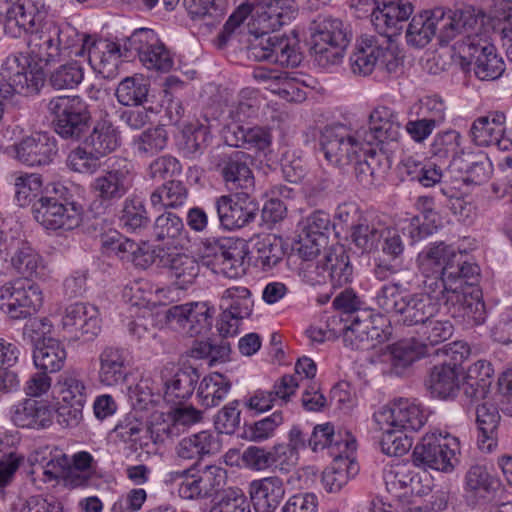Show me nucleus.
Listing matches in <instances>:
<instances>
[{"mask_svg":"<svg viewBox=\"0 0 512 512\" xmlns=\"http://www.w3.org/2000/svg\"><path fill=\"white\" fill-rule=\"evenodd\" d=\"M476 12L472 7L445 10L437 7L414 15L406 29L407 44L423 48L437 36L440 45H447L463 32L476 26Z\"/></svg>","mask_w":512,"mask_h":512,"instance_id":"obj_1","label":"nucleus"},{"mask_svg":"<svg viewBox=\"0 0 512 512\" xmlns=\"http://www.w3.org/2000/svg\"><path fill=\"white\" fill-rule=\"evenodd\" d=\"M476 26L463 32L453 48L462 66L473 65L475 76L482 81L499 78L504 72V62L490 43L483 27V17L476 13Z\"/></svg>","mask_w":512,"mask_h":512,"instance_id":"obj_2","label":"nucleus"},{"mask_svg":"<svg viewBox=\"0 0 512 512\" xmlns=\"http://www.w3.org/2000/svg\"><path fill=\"white\" fill-rule=\"evenodd\" d=\"M83 36L68 23L46 21L27 40L28 54L36 64L45 65L74 54Z\"/></svg>","mask_w":512,"mask_h":512,"instance_id":"obj_3","label":"nucleus"},{"mask_svg":"<svg viewBox=\"0 0 512 512\" xmlns=\"http://www.w3.org/2000/svg\"><path fill=\"white\" fill-rule=\"evenodd\" d=\"M299 276L309 285L330 284L341 288L353 280V266L343 246L326 250L316 262H306L299 268Z\"/></svg>","mask_w":512,"mask_h":512,"instance_id":"obj_4","label":"nucleus"},{"mask_svg":"<svg viewBox=\"0 0 512 512\" xmlns=\"http://www.w3.org/2000/svg\"><path fill=\"white\" fill-rule=\"evenodd\" d=\"M64 186L54 188L53 193L47 191L32 204L35 220L49 230H72L81 222V207L69 201Z\"/></svg>","mask_w":512,"mask_h":512,"instance_id":"obj_5","label":"nucleus"},{"mask_svg":"<svg viewBox=\"0 0 512 512\" xmlns=\"http://www.w3.org/2000/svg\"><path fill=\"white\" fill-rule=\"evenodd\" d=\"M444 256V248L437 247L436 243L419 254V269L424 277V291L421 293L432 296L439 304L442 300L445 304L455 305L461 297L459 294L461 287L447 277L444 270Z\"/></svg>","mask_w":512,"mask_h":512,"instance_id":"obj_6","label":"nucleus"},{"mask_svg":"<svg viewBox=\"0 0 512 512\" xmlns=\"http://www.w3.org/2000/svg\"><path fill=\"white\" fill-rule=\"evenodd\" d=\"M47 109L53 115L54 131L63 139L77 141L90 127L89 105L79 96L54 97Z\"/></svg>","mask_w":512,"mask_h":512,"instance_id":"obj_7","label":"nucleus"},{"mask_svg":"<svg viewBox=\"0 0 512 512\" xmlns=\"http://www.w3.org/2000/svg\"><path fill=\"white\" fill-rule=\"evenodd\" d=\"M390 38L380 35L363 36L356 51L350 56L352 71L360 75H369L375 67L389 74L396 73L399 59L391 48Z\"/></svg>","mask_w":512,"mask_h":512,"instance_id":"obj_8","label":"nucleus"},{"mask_svg":"<svg viewBox=\"0 0 512 512\" xmlns=\"http://www.w3.org/2000/svg\"><path fill=\"white\" fill-rule=\"evenodd\" d=\"M365 143L344 124L325 126L319 137L320 150L333 166L344 169L353 164Z\"/></svg>","mask_w":512,"mask_h":512,"instance_id":"obj_9","label":"nucleus"},{"mask_svg":"<svg viewBox=\"0 0 512 512\" xmlns=\"http://www.w3.org/2000/svg\"><path fill=\"white\" fill-rule=\"evenodd\" d=\"M43 304L40 287L28 280L9 281L0 287V310L10 320L28 319Z\"/></svg>","mask_w":512,"mask_h":512,"instance_id":"obj_10","label":"nucleus"},{"mask_svg":"<svg viewBox=\"0 0 512 512\" xmlns=\"http://www.w3.org/2000/svg\"><path fill=\"white\" fill-rule=\"evenodd\" d=\"M124 56H138L141 63L149 70L169 72L174 61L165 45L158 39L152 29H136L124 40Z\"/></svg>","mask_w":512,"mask_h":512,"instance_id":"obj_11","label":"nucleus"},{"mask_svg":"<svg viewBox=\"0 0 512 512\" xmlns=\"http://www.w3.org/2000/svg\"><path fill=\"white\" fill-rule=\"evenodd\" d=\"M459 441L456 437L441 434H426L412 453L413 462L418 467H429L442 472H450L458 463Z\"/></svg>","mask_w":512,"mask_h":512,"instance_id":"obj_12","label":"nucleus"},{"mask_svg":"<svg viewBox=\"0 0 512 512\" xmlns=\"http://www.w3.org/2000/svg\"><path fill=\"white\" fill-rule=\"evenodd\" d=\"M210 163L218 171L229 191L253 193L255 179L249 167L250 155L246 152L233 150L212 151L209 155Z\"/></svg>","mask_w":512,"mask_h":512,"instance_id":"obj_13","label":"nucleus"},{"mask_svg":"<svg viewBox=\"0 0 512 512\" xmlns=\"http://www.w3.org/2000/svg\"><path fill=\"white\" fill-rule=\"evenodd\" d=\"M214 208L221 228L232 231L255 221L259 205L253 193L235 192L215 199Z\"/></svg>","mask_w":512,"mask_h":512,"instance_id":"obj_14","label":"nucleus"},{"mask_svg":"<svg viewBox=\"0 0 512 512\" xmlns=\"http://www.w3.org/2000/svg\"><path fill=\"white\" fill-rule=\"evenodd\" d=\"M358 135L365 144L390 151L401 137L399 116L388 107H377L370 113L368 128L358 130Z\"/></svg>","mask_w":512,"mask_h":512,"instance_id":"obj_15","label":"nucleus"},{"mask_svg":"<svg viewBox=\"0 0 512 512\" xmlns=\"http://www.w3.org/2000/svg\"><path fill=\"white\" fill-rule=\"evenodd\" d=\"M131 187V166L125 159L113 161L91 183L92 192L103 204L118 201Z\"/></svg>","mask_w":512,"mask_h":512,"instance_id":"obj_16","label":"nucleus"},{"mask_svg":"<svg viewBox=\"0 0 512 512\" xmlns=\"http://www.w3.org/2000/svg\"><path fill=\"white\" fill-rule=\"evenodd\" d=\"M214 314L215 308L208 302H191L170 307L166 311V320L190 337H195L210 331Z\"/></svg>","mask_w":512,"mask_h":512,"instance_id":"obj_17","label":"nucleus"},{"mask_svg":"<svg viewBox=\"0 0 512 512\" xmlns=\"http://www.w3.org/2000/svg\"><path fill=\"white\" fill-rule=\"evenodd\" d=\"M82 36L83 41L74 51V55L84 56L87 50L91 67L104 78H114L117 75L120 58L125 57L123 44L102 39L94 40L85 34Z\"/></svg>","mask_w":512,"mask_h":512,"instance_id":"obj_18","label":"nucleus"},{"mask_svg":"<svg viewBox=\"0 0 512 512\" xmlns=\"http://www.w3.org/2000/svg\"><path fill=\"white\" fill-rule=\"evenodd\" d=\"M61 325L70 339L84 343L93 341L101 331L98 309L83 302L65 308Z\"/></svg>","mask_w":512,"mask_h":512,"instance_id":"obj_19","label":"nucleus"},{"mask_svg":"<svg viewBox=\"0 0 512 512\" xmlns=\"http://www.w3.org/2000/svg\"><path fill=\"white\" fill-rule=\"evenodd\" d=\"M377 424L401 429L405 432L420 430L427 421V416L419 404L400 398L383 407L374 414Z\"/></svg>","mask_w":512,"mask_h":512,"instance_id":"obj_20","label":"nucleus"},{"mask_svg":"<svg viewBox=\"0 0 512 512\" xmlns=\"http://www.w3.org/2000/svg\"><path fill=\"white\" fill-rule=\"evenodd\" d=\"M297 39L287 36H269L261 38L249 48V55L256 61H267L281 66L296 67L302 56L298 52Z\"/></svg>","mask_w":512,"mask_h":512,"instance_id":"obj_21","label":"nucleus"},{"mask_svg":"<svg viewBox=\"0 0 512 512\" xmlns=\"http://www.w3.org/2000/svg\"><path fill=\"white\" fill-rule=\"evenodd\" d=\"M413 12V0H377L371 22L379 35L391 39L401 32Z\"/></svg>","mask_w":512,"mask_h":512,"instance_id":"obj_22","label":"nucleus"},{"mask_svg":"<svg viewBox=\"0 0 512 512\" xmlns=\"http://www.w3.org/2000/svg\"><path fill=\"white\" fill-rule=\"evenodd\" d=\"M250 4L255 22L263 35L290 24L297 15L293 0H259Z\"/></svg>","mask_w":512,"mask_h":512,"instance_id":"obj_23","label":"nucleus"},{"mask_svg":"<svg viewBox=\"0 0 512 512\" xmlns=\"http://www.w3.org/2000/svg\"><path fill=\"white\" fill-rule=\"evenodd\" d=\"M505 123L506 115L502 111H491L476 118L470 128L472 141L480 147L494 145L500 150H509L512 142L503 137Z\"/></svg>","mask_w":512,"mask_h":512,"instance_id":"obj_24","label":"nucleus"},{"mask_svg":"<svg viewBox=\"0 0 512 512\" xmlns=\"http://www.w3.org/2000/svg\"><path fill=\"white\" fill-rule=\"evenodd\" d=\"M15 158L27 166H44L53 161L58 148L56 141L46 133L23 138L13 145Z\"/></svg>","mask_w":512,"mask_h":512,"instance_id":"obj_25","label":"nucleus"},{"mask_svg":"<svg viewBox=\"0 0 512 512\" xmlns=\"http://www.w3.org/2000/svg\"><path fill=\"white\" fill-rule=\"evenodd\" d=\"M30 66L28 56L23 53L6 57L1 66L0 76L6 83V93L29 95L38 91V80L28 75Z\"/></svg>","mask_w":512,"mask_h":512,"instance_id":"obj_26","label":"nucleus"},{"mask_svg":"<svg viewBox=\"0 0 512 512\" xmlns=\"http://www.w3.org/2000/svg\"><path fill=\"white\" fill-rule=\"evenodd\" d=\"M54 410L43 400L26 398L10 409V420L19 428L42 430L53 423Z\"/></svg>","mask_w":512,"mask_h":512,"instance_id":"obj_27","label":"nucleus"},{"mask_svg":"<svg viewBox=\"0 0 512 512\" xmlns=\"http://www.w3.org/2000/svg\"><path fill=\"white\" fill-rule=\"evenodd\" d=\"M440 304L426 293H405L396 315L398 322L405 326H416L426 323L435 317Z\"/></svg>","mask_w":512,"mask_h":512,"instance_id":"obj_28","label":"nucleus"},{"mask_svg":"<svg viewBox=\"0 0 512 512\" xmlns=\"http://www.w3.org/2000/svg\"><path fill=\"white\" fill-rule=\"evenodd\" d=\"M343 341L346 346L356 350H366L373 347V340L380 337L379 330L373 326L371 315L366 311L347 314L342 317Z\"/></svg>","mask_w":512,"mask_h":512,"instance_id":"obj_29","label":"nucleus"},{"mask_svg":"<svg viewBox=\"0 0 512 512\" xmlns=\"http://www.w3.org/2000/svg\"><path fill=\"white\" fill-rule=\"evenodd\" d=\"M308 445L313 451L327 449L329 455L339 456L341 453H354L356 440L349 432H335L330 423L316 425L308 439Z\"/></svg>","mask_w":512,"mask_h":512,"instance_id":"obj_30","label":"nucleus"},{"mask_svg":"<svg viewBox=\"0 0 512 512\" xmlns=\"http://www.w3.org/2000/svg\"><path fill=\"white\" fill-rule=\"evenodd\" d=\"M249 494L256 512H275L285 496L284 482L278 476L253 480Z\"/></svg>","mask_w":512,"mask_h":512,"instance_id":"obj_31","label":"nucleus"},{"mask_svg":"<svg viewBox=\"0 0 512 512\" xmlns=\"http://www.w3.org/2000/svg\"><path fill=\"white\" fill-rule=\"evenodd\" d=\"M436 246L444 248V270L447 277L455 282V285H460L461 291H465V285L472 286L477 281L480 268L477 264L468 261L467 254L456 251L452 246L443 242L436 243Z\"/></svg>","mask_w":512,"mask_h":512,"instance_id":"obj_32","label":"nucleus"},{"mask_svg":"<svg viewBox=\"0 0 512 512\" xmlns=\"http://www.w3.org/2000/svg\"><path fill=\"white\" fill-rule=\"evenodd\" d=\"M98 380L104 386H117L128 375V360L124 349L106 346L99 354Z\"/></svg>","mask_w":512,"mask_h":512,"instance_id":"obj_33","label":"nucleus"},{"mask_svg":"<svg viewBox=\"0 0 512 512\" xmlns=\"http://www.w3.org/2000/svg\"><path fill=\"white\" fill-rule=\"evenodd\" d=\"M430 355L428 344L415 338L402 339L388 347L384 356L390 363V373L402 375L415 361Z\"/></svg>","mask_w":512,"mask_h":512,"instance_id":"obj_34","label":"nucleus"},{"mask_svg":"<svg viewBox=\"0 0 512 512\" xmlns=\"http://www.w3.org/2000/svg\"><path fill=\"white\" fill-rule=\"evenodd\" d=\"M225 141L231 147L266 151L272 143L270 129L261 126L232 124L227 127Z\"/></svg>","mask_w":512,"mask_h":512,"instance_id":"obj_35","label":"nucleus"},{"mask_svg":"<svg viewBox=\"0 0 512 512\" xmlns=\"http://www.w3.org/2000/svg\"><path fill=\"white\" fill-rule=\"evenodd\" d=\"M214 250L215 259L226 277L237 278L245 273L248 250L244 242L224 239L216 242Z\"/></svg>","mask_w":512,"mask_h":512,"instance_id":"obj_36","label":"nucleus"},{"mask_svg":"<svg viewBox=\"0 0 512 512\" xmlns=\"http://www.w3.org/2000/svg\"><path fill=\"white\" fill-rule=\"evenodd\" d=\"M311 42L347 48L352 33L340 19L318 16L310 25Z\"/></svg>","mask_w":512,"mask_h":512,"instance_id":"obj_37","label":"nucleus"},{"mask_svg":"<svg viewBox=\"0 0 512 512\" xmlns=\"http://www.w3.org/2000/svg\"><path fill=\"white\" fill-rule=\"evenodd\" d=\"M5 251V260L10 256L12 268L26 278L25 280L38 275V270L42 268V259L28 242L11 238L5 246Z\"/></svg>","mask_w":512,"mask_h":512,"instance_id":"obj_38","label":"nucleus"},{"mask_svg":"<svg viewBox=\"0 0 512 512\" xmlns=\"http://www.w3.org/2000/svg\"><path fill=\"white\" fill-rule=\"evenodd\" d=\"M286 456L287 447L284 444H276L270 448L251 445L242 452L241 461L251 471H265L277 466L283 470Z\"/></svg>","mask_w":512,"mask_h":512,"instance_id":"obj_39","label":"nucleus"},{"mask_svg":"<svg viewBox=\"0 0 512 512\" xmlns=\"http://www.w3.org/2000/svg\"><path fill=\"white\" fill-rule=\"evenodd\" d=\"M460 371L446 362L431 368L425 387L433 397L440 399L453 398L459 391Z\"/></svg>","mask_w":512,"mask_h":512,"instance_id":"obj_40","label":"nucleus"},{"mask_svg":"<svg viewBox=\"0 0 512 512\" xmlns=\"http://www.w3.org/2000/svg\"><path fill=\"white\" fill-rule=\"evenodd\" d=\"M500 414L497 407L491 403H483L476 408V423L478 427L477 445L486 453L493 452L498 445V425Z\"/></svg>","mask_w":512,"mask_h":512,"instance_id":"obj_41","label":"nucleus"},{"mask_svg":"<svg viewBox=\"0 0 512 512\" xmlns=\"http://www.w3.org/2000/svg\"><path fill=\"white\" fill-rule=\"evenodd\" d=\"M160 263L168 270L170 278L181 289L192 284L200 271L198 261L193 256L184 253H166L161 256Z\"/></svg>","mask_w":512,"mask_h":512,"instance_id":"obj_42","label":"nucleus"},{"mask_svg":"<svg viewBox=\"0 0 512 512\" xmlns=\"http://www.w3.org/2000/svg\"><path fill=\"white\" fill-rule=\"evenodd\" d=\"M255 266L267 271L275 267L284 257L283 239L275 234H263L251 240Z\"/></svg>","mask_w":512,"mask_h":512,"instance_id":"obj_43","label":"nucleus"},{"mask_svg":"<svg viewBox=\"0 0 512 512\" xmlns=\"http://www.w3.org/2000/svg\"><path fill=\"white\" fill-rule=\"evenodd\" d=\"M353 453L332 456L333 462L322 473V484L328 492H338L354 476L358 467L352 459Z\"/></svg>","mask_w":512,"mask_h":512,"instance_id":"obj_44","label":"nucleus"},{"mask_svg":"<svg viewBox=\"0 0 512 512\" xmlns=\"http://www.w3.org/2000/svg\"><path fill=\"white\" fill-rule=\"evenodd\" d=\"M199 378L200 375L197 369L192 366L180 369L165 383V401L172 404H181L184 400L190 398Z\"/></svg>","mask_w":512,"mask_h":512,"instance_id":"obj_45","label":"nucleus"},{"mask_svg":"<svg viewBox=\"0 0 512 512\" xmlns=\"http://www.w3.org/2000/svg\"><path fill=\"white\" fill-rule=\"evenodd\" d=\"M36 9L34 6L28 7L19 2L10 5L6 11L4 30L11 37L18 38L23 34L35 32Z\"/></svg>","mask_w":512,"mask_h":512,"instance_id":"obj_46","label":"nucleus"},{"mask_svg":"<svg viewBox=\"0 0 512 512\" xmlns=\"http://www.w3.org/2000/svg\"><path fill=\"white\" fill-rule=\"evenodd\" d=\"M232 383L225 375L214 372L205 376L197 390L200 404L205 408L218 406L228 395Z\"/></svg>","mask_w":512,"mask_h":512,"instance_id":"obj_47","label":"nucleus"},{"mask_svg":"<svg viewBox=\"0 0 512 512\" xmlns=\"http://www.w3.org/2000/svg\"><path fill=\"white\" fill-rule=\"evenodd\" d=\"M85 146L102 158L120 146L119 132L110 121H98L85 139Z\"/></svg>","mask_w":512,"mask_h":512,"instance_id":"obj_48","label":"nucleus"},{"mask_svg":"<svg viewBox=\"0 0 512 512\" xmlns=\"http://www.w3.org/2000/svg\"><path fill=\"white\" fill-rule=\"evenodd\" d=\"M150 81L141 74L122 79L115 91L118 102L124 106H140L147 101Z\"/></svg>","mask_w":512,"mask_h":512,"instance_id":"obj_49","label":"nucleus"},{"mask_svg":"<svg viewBox=\"0 0 512 512\" xmlns=\"http://www.w3.org/2000/svg\"><path fill=\"white\" fill-rule=\"evenodd\" d=\"M455 169L463 172V176L458 183L461 181L465 184L480 185L486 182L491 173V163L488 157L484 153H473L467 152L462 161L458 162V166Z\"/></svg>","mask_w":512,"mask_h":512,"instance_id":"obj_50","label":"nucleus"},{"mask_svg":"<svg viewBox=\"0 0 512 512\" xmlns=\"http://www.w3.org/2000/svg\"><path fill=\"white\" fill-rule=\"evenodd\" d=\"M67 357L66 350L57 339H48L41 346L34 349L33 360L35 366L45 373L60 371Z\"/></svg>","mask_w":512,"mask_h":512,"instance_id":"obj_51","label":"nucleus"},{"mask_svg":"<svg viewBox=\"0 0 512 512\" xmlns=\"http://www.w3.org/2000/svg\"><path fill=\"white\" fill-rule=\"evenodd\" d=\"M462 136L456 130H446L437 133L431 144V153L439 158H451L450 167L458 166L466 154L461 147Z\"/></svg>","mask_w":512,"mask_h":512,"instance_id":"obj_52","label":"nucleus"},{"mask_svg":"<svg viewBox=\"0 0 512 512\" xmlns=\"http://www.w3.org/2000/svg\"><path fill=\"white\" fill-rule=\"evenodd\" d=\"M219 307L222 312L241 318L249 317L253 307L250 290L244 286L227 288L220 297Z\"/></svg>","mask_w":512,"mask_h":512,"instance_id":"obj_53","label":"nucleus"},{"mask_svg":"<svg viewBox=\"0 0 512 512\" xmlns=\"http://www.w3.org/2000/svg\"><path fill=\"white\" fill-rule=\"evenodd\" d=\"M214 437L209 431H201L183 438L176 447L179 458L184 460H197L211 453L214 446Z\"/></svg>","mask_w":512,"mask_h":512,"instance_id":"obj_54","label":"nucleus"},{"mask_svg":"<svg viewBox=\"0 0 512 512\" xmlns=\"http://www.w3.org/2000/svg\"><path fill=\"white\" fill-rule=\"evenodd\" d=\"M59 402L85 404L88 387L78 372H65L58 380Z\"/></svg>","mask_w":512,"mask_h":512,"instance_id":"obj_55","label":"nucleus"},{"mask_svg":"<svg viewBox=\"0 0 512 512\" xmlns=\"http://www.w3.org/2000/svg\"><path fill=\"white\" fill-rule=\"evenodd\" d=\"M188 198V189L179 180H170L156 188L150 195L152 206L177 208L182 206Z\"/></svg>","mask_w":512,"mask_h":512,"instance_id":"obj_56","label":"nucleus"},{"mask_svg":"<svg viewBox=\"0 0 512 512\" xmlns=\"http://www.w3.org/2000/svg\"><path fill=\"white\" fill-rule=\"evenodd\" d=\"M385 227L380 224L368 223L366 220L351 226V242L362 252H371L378 248Z\"/></svg>","mask_w":512,"mask_h":512,"instance_id":"obj_57","label":"nucleus"},{"mask_svg":"<svg viewBox=\"0 0 512 512\" xmlns=\"http://www.w3.org/2000/svg\"><path fill=\"white\" fill-rule=\"evenodd\" d=\"M120 224L127 231L136 232L149 223L148 213L144 201L137 196H130L123 202L120 213Z\"/></svg>","mask_w":512,"mask_h":512,"instance_id":"obj_58","label":"nucleus"},{"mask_svg":"<svg viewBox=\"0 0 512 512\" xmlns=\"http://www.w3.org/2000/svg\"><path fill=\"white\" fill-rule=\"evenodd\" d=\"M448 172L444 173L436 164L425 163L424 169L417 182L423 187H433L438 185L440 193L453 198L459 191L458 181H450Z\"/></svg>","mask_w":512,"mask_h":512,"instance_id":"obj_59","label":"nucleus"},{"mask_svg":"<svg viewBox=\"0 0 512 512\" xmlns=\"http://www.w3.org/2000/svg\"><path fill=\"white\" fill-rule=\"evenodd\" d=\"M383 478L388 490L410 488L411 493L415 491V486L420 482L418 474L411 469V466L402 462L386 467Z\"/></svg>","mask_w":512,"mask_h":512,"instance_id":"obj_60","label":"nucleus"},{"mask_svg":"<svg viewBox=\"0 0 512 512\" xmlns=\"http://www.w3.org/2000/svg\"><path fill=\"white\" fill-rule=\"evenodd\" d=\"M168 134L163 126H156L143 131L134 139L133 145L141 157H151L167 146Z\"/></svg>","mask_w":512,"mask_h":512,"instance_id":"obj_61","label":"nucleus"},{"mask_svg":"<svg viewBox=\"0 0 512 512\" xmlns=\"http://www.w3.org/2000/svg\"><path fill=\"white\" fill-rule=\"evenodd\" d=\"M378 425L383 432L380 447L384 454L398 457L406 454L411 449L413 442L407 432L401 429L387 427V425Z\"/></svg>","mask_w":512,"mask_h":512,"instance_id":"obj_62","label":"nucleus"},{"mask_svg":"<svg viewBox=\"0 0 512 512\" xmlns=\"http://www.w3.org/2000/svg\"><path fill=\"white\" fill-rule=\"evenodd\" d=\"M231 344L227 339H209L207 341H194L191 356L199 359H208L209 364L225 362L229 359Z\"/></svg>","mask_w":512,"mask_h":512,"instance_id":"obj_63","label":"nucleus"},{"mask_svg":"<svg viewBox=\"0 0 512 512\" xmlns=\"http://www.w3.org/2000/svg\"><path fill=\"white\" fill-rule=\"evenodd\" d=\"M84 78V71L77 61H70L57 67L49 76V84L57 90L73 89Z\"/></svg>","mask_w":512,"mask_h":512,"instance_id":"obj_64","label":"nucleus"}]
</instances>
